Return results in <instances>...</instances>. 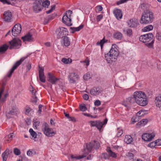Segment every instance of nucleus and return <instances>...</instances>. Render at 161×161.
Masks as SVG:
<instances>
[{
	"label": "nucleus",
	"mask_w": 161,
	"mask_h": 161,
	"mask_svg": "<svg viewBox=\"0 0 161 161\" xmlns=\"http://www.w3.org/2000/svg\"><path fill=\"white\" fill-rule=\"evenodd\" d=\"M100 147V144L98 142L94 141L86 144V148H85L83 153V155L79 156H75L73 155H71V158L72 161L80 159L85 157L91 151L94 149H98Z\"/></svg>",
	"instance_id": "obj_1"
},
{
	"label": "nucleus",
	"mask_w": 161,
	"mask_h": 161,
	"mask_svg": "<svg viewBox=\"0 0 161 161\" xmlns=\"http://www.w3.org/2000/svg\"><path fill=\"white\" fill-rule=\"evenodd\" d=\"M118 47L115 44H113L112 47L108 53L105 54V59L108 63L115 62L118 56Z\"/></svg>",
	"instance_id": "obj_2"
},
{
	"label": "nucleus",
	"mask_w": 161,
	"mask_h": 161,
	"mask_svg": "<svg viewBox=\"0 0 161 161\" xmlns=\"http://www.w3.org/2000/svg\"><path fill=\"white\" fill-rule=\"evenodd\" d=\"M154 19L153 14L150 10L144 11L140 20L141 24H148L151 23Z\"/></svg>",
	"instance_id": "obj_3"
},
{
	"label": "nucleus",
	"mask_w": 161,
	"mask_h": 161,
	"mask_svg": "<svg viewBox=\"0 0 161 161\" xmlns=\"http://www.w3.org/2000/svg\"><path fill=\"white\" fill-rule=\"evenodd\" d=\"M72 13V12L71 10L67 11L64 13L62 18L63 22L68 26H71L72 25L71 19L70 18Z\"/></svg>",
	"instance_id": "obj_4"
},
{
	"label": "nucleus",
	"mask_w": 161,
	"mask_h": 161,
	"mask_svg": "<svg viewBox=\"0 0 161 161\" xmlns=\"http://www.w3.org/2000/svg\"><path fill=\"white\" fill-rule=\"evenodd\" d=\"M9 48L10 49H18L20 48L21 45V41L18 38H14L9 42Z\"/></svg>",
	"instance_id": "obj_5"
},
{
	"label": "nucleus",
	"mask_w": 161,
	"mask_h": 161,
	"mask_svg": "<svg viewBox=\"0 0 161 161\" xmlns=\"http://www.w3.org/2000/svg\"><path fill=\"white\" fill-rule=\"evenodd\" d=\"M43 126L42 131L44 134L46 136H51L55 134L53 130L50 128L49 125L46 123L44 124Z\"/></svg>",
	"instance_id": "obj_6"
},
{
	"label": "nucleus",
	"mask_w": 161,
	"mask_h": 161,
	"mask_svg": "<svg viewBox=\"0 0 161 161\" xmlns=\"http://www.w3.org/2000/svg\"><path fill=\"white\" fill-rule=\"evenodd\" d=\"M68 31L65 28L61 27L56 30V33L58 38H63L68 35Z\"/></svg>",
	"instance_id": "obj_7"
},
{
	"label": "nucleus",
	"mask_w": 161,
	"mask_h": 161,
	"mask_svg": "<svg viewBox=\"0 0 161 161\" xmlns=\"http://www.w3.org/2000/svg\"><path fill=\"white\" fill-rule=\"evenodd\" d=\"M153 35L151 33H149L141 36L139 37V40L143 42H146L150 41L153 38Z\"/></svg>",
	"instance_id": "obj_8"
},
{
	"label": "nucleus",
	"mask_w": 161,
	"mask_h": 161,
	"mask_svg": "<svg viewBox=\"0 0 161 161\" xmlns=\"http://www.w3.org/2000/svg\"><path fill=\"white\" fill-rule=\"evenodd\" d=\"M21 26L20 24H16L12 30V35L14 36H17L21 32Z\"/></svg>",
	"instance_id": "obj_9"
},
{
	"label": "nucleus",
	"mask_w": 161,
	"mask_h": 161,
	"mask_svg": "<svg viewBox=\"0 0 161 161\" xmlns=\"http://www.w3.org/2000/svg\"><path fill=\"white\" fill-rule=\"evenodd\" d=\"M133 96L135 101L142 98L147 97L145 93L144 92L140 91L135 92L133 94Z\"/></svg>",
	"instance_id": "obj_10"
},
{
	"label": "nucleus",
	"mask_w": 161,
	"mask_h": 161,
	"mask_svg": "<svg viewBox=\"0 0 161 161\" xmlns=\"http://www.w3.org/2000/svg\"><path fill=\"white\" fill-rule=\"evenodd\" d=\"M25 59L24 58H21L19 60L17 61L13 66L12 69H10L9 72L8 74V76L9 77H10L12 75L14 71L16 69V68L19 66L24 61Z\"/></svg>",
	"instance_id": "obj_11"
},
{
	"label": "nucleus",
	"mask_w": 161,
	"mask_h": 161,
	"mask_svg": "<svg viewBox=\"0 0 161 161\" xmlns=\"http://www.w3.org/2000/svg\"><path fill=\"white\" fill-rule=\"evenodd\" d=\"M47 78L48 81L53 85L56 84L57 81L60 80L59 78H56L54 74L50 72L48 73Z\"/></svg>",
	"instance_id": "obj_12"
},
{
	"label": "nucleus",
	"mask_w": 161,
	"mask_h": 161,
	"mask_svg": "<svg viewBox=\"0 0 161 161\" xmlns=\"http://www.w3.org/2000/svg\"><path fill=\"white\" fill-rule=\"evenodd\" d=\"M155 134L154 132L151 133H144L142 135V138L145 141H150L154 137Z\"/></svg>",
	"instance_id": "obj_13"
},
{
	"label": "nucleus",
	"mask_w": 161,
	"mask_h": 161,
	"mask_svg": "<svg viewBox=\"0 0 161 161\" xmlns=\"http://www.w3.org/2000/svg\"><path fill=\"white\" fill-rule=\"evenodd\" d=\"M79 75L77 73L71 72L68 76V80L71 83H74L79 79Z\"/></svg>",
	"instance_id": "obj_14"
},
{
	"label": "nucleus",
	"mask_w": 161,
	"mask_h": 161,
	"mask_svg": "<svg viewBox=\"0 0 161 161\" xmlns=\"http://www.w3.org/2000/svg\"><path fill=\"white\" fill-rule=\"evenodd\" d=\"M102 91L101 88L99 87H95L90 90V92L92 95L97 96L101 93Z\"/></svg>",
	"instance_id": "obj_15"
},
{
	"label": "nucleus",
	"mask_w": 161,
	"mask_h": 161,
	"mask_svg": "<svg viewBox=\"0 0 161 161\" xmlns=\"http://www.w3.org/2000/svg\"><path fill=\"white\" fill-rule=\"evenodd\" d=\"M128 25L131 28H134L137 26L138 22L137 20L133 18L130 20H129L127 22Z\"/></svg>",
	"instance_id": "obj_16"
},
{
	"label": "nucleus",
	"mask_w": 161,
	"mask_h": 161,
	"mask_svg": "<svg viewBox=\"0 0 161 161\" xmlns=\"http://www.w3.org/2000/svg\"><path fill=\"white\" fill-rule=\"evenodd\" d=\"M22 39L23 41L26 43L27 42H32L34 41V38L32 35L29 33L24 36L22 37Z\"/></svg>",
	"instance_id": "obj_17"
},
{
	"label": "nucleus",
	"mask_w": 161,
	"mask_h": 161,
	"mask_svg": "<svg viewBox=\"0 0 161 161\" xmlns=\"http://www.w3.org/2000/svg\"><path fill=\"white\" fill-rule=\"evenodd\" d=\"M42 9V4L39 2V0H37L34 4L33 9L34 11L36 13H38L41 11Z\"/></svg>",
	"instance_id": "obj_18"
},
{
	"label": "nucleus",
	"mask_w": 161,
	"mask_h": 161,
	"mask_svg": "<svg viewBox=\"0 0 161 161\" xmlns=\"http://www.w3.org/2000/svg\"><path fill=\"white\" fill-rule=\"evenodd\" d=\"M137 104L142 106H144L146 105L148 103V101L146 97L142 98L135 101Z\"/></svg>",
	"instance_id": "obj_19"
},
{
	"label": "nucleus",
	"mask_w": 161,
	"mask_h": 161,
	"mask_svg": "<svg viewBox=\"0 0 161 161\" xmlns=\"http://www.w3.org/2000/svg\"><path fill=\"white\" fill-rule=\"evenodd\" d=\"M113 14L117 19L119 20L122 18V14L120 9L117 8L115 9L113 11Z\"/></svg>",
	"instance_id": "obj_20"
},
{
	"label": "nucleus",
	"mask_w": 161,
	"mask_h": 161,
	"mask_svg": "<svg viewBox=\"0 0 161 161\" xmlns=\"http://www.w3.org/2000/svg\"><path fill=\"white\" fill-rule=\"evenodd\" d=\"M3 19L5 21L10 22L12 16L11 12L7 11H5L3 14Z\"/></svg>",
	"instance_id": "obj_21"
},
{
	"label": "nucleus",
	"mask_w": 161,
	"mask_h": 161,
	"mask_svg": "<svg viewBox=\"0 0 161 161\" xmlns=\"http://www.w3.org/2000/svg\"><path fill=\"white\" fill-rule=\"evenodd\" d=\"M44 69L40 68L39 70V78L41 82L45 83L46 81L45 77L44 74Z\"/></svg>",
	"instance_id": "obj_22"
},
{
	"label": "nucleus",
	"mask_w": 161,
	"mask_h": 161,
	"mask_svg": "<svg viewBox=\"0 0 161 161\" xmlns=\"http://www.w3.org/2000/svg\"><path fill=\"white\" fill-rule=\"evenodd\" d=\"M39 2L42 4V8L43 7L48 8L50 4V2L47 0H39Z\"/></svg>",
	"instance_id": "obj_23"
},
{
	"label": "nucleus",
	"mask_w": 161,
	"mask_h": 161,
	"mask_svg": "<svg viewBox=\"0 0 161 161\" xmlns=\"http://www.w3.org/2000/svg\"><path fill=\"white\" fill-rule=\"evenodd\" d=\"M29 90L30 92H31L32 95H33V97L35 98V102H37V97L36 96V91L35 89L34 88L33 86L31 85L29 87Z\"/></svg>",
	"instance_id": "obj_24"
},
{
	"label": "nucleus",
	"mask_w": 161,
	"mask_h": 161,
	"mask_svg": "<svg viewBox=\"0 0 161 161\" xmlns=\"http://www.w3.org/2000/svg\"><path fill=\"white\" fill-rule=\"evenodd\" d=\"M155 103L157 107L160 108L161 107V96L158 95L156 97Z\"/></svg>",
	"instance_id": "obj_25"
},
{
	"label": "nucleus",
	"mask_w": 161,
	"mask_h": 161,
	"mask_svg": "<svg viewBox=\"0 0 161 161\" xmlns=\"http://www.w3.org/2000/svg\"><path fill=\"white\" fill-rule=\"evenodd\" d=\"M70 42L68 37L64 36L63 40V43H62V45L63 46L67 47L69 46Z\"/></svg>",
	"instance_id": "obj_26"
},
{
	"label": "nucleus",
	"mask_w": 161,
	"mask_h": 161,
	"mask_svg": "<svg viewBox=\"0 0 161 161\" xmlns=\"http://www.w3.org/2000/svg\"><path fill=\"white\" fill-rule=\"evenodd\" d=\"M113 36L114 38L118 40H121L123 36L122 34L118 31L115 32Z\"/></svg>",
	"instance_id": "obj_27"
},
{
	"label": "nucleus",
	"mask_w": 161,
	"mask_h": 161,
	"mask_svg": "<svg viewBox=\"0 0 161 161\" xmlns=\"http://www.w3.org/2000/svg\"><path fill=\"white\" fill-rule=\"evenodd\" d=\"M19 113V110L16 107H13L12 109L8 112V114L13 115H17Z\"/></svg>",
	"instance_id": "obj_28"
},
{
	"label": "nucleus",
	"mask_w": 161,
	"mask_h": 161,
	"mask_svg": "<svg viewBox=\"0 0 161 161\" xmlns=\"http://www.w3.org/2000/svg\"><path fill=\"white\" fill-rule=\"evenodd\" d=\"M83 25L81 24L79 27H70V29L72 30L71 33H74L76 31H80L81 29L83 28Z\"/></svg>",
	"instance_id": "obj_29"
},
{
	"label": "nucleus",
	"mask_w": 161,
	"mask_h": 161,
	"mask_svg": "<svg viewBox=\"0 0 161 161\" xmlns=\"http://www.w3.org/2000/svg\"><path fill=\"white\" fill-rule=\"evenodd\" d=\"M9 46L6 44H4L0 47V53H4L8 49Z\"/></svg>",
	"instance_id": "obj_30"
},
{
	"label": "nucleus",
	"mask_w": 161,
	"mask_h": 161,
	"mask_svg": "<svg viewBox=\"0 0 161 161\" xmlns=\"http://www.w3.org/2000/svg\"><path fill=\"white\" fill-rule=\"evenodd\" d=\"M124 142L128 144L130 143L132 141V138L130 135H126L124 140Z\"/></svg>",
	"instance_id": "obj_31"
},
{
	"label": "nucleus",
	"mask_w": 161,
	"mask_h": 161,
	"mask_svg": "<svg viewBox=\"0 0 161 161\" xmlns=\"http://www.w3.org/2000/svg\"><path fill=\"white\" fill-rule=\"evenodd\" d=\"M29 131L32 137V139L34 140L35 141H36V140H35V139L36 138L37 136V134L36 132L31 128L29 130Z\"/></svg>",
	"instance_id": "obj_32"
},
{
	"label": "nucleus",
	"mask_w": 161,
	"mask_h": 161,
	"mask_svg": "<svg viewBox=\"0 0 161 161\" xmlns=\"http://www.w3.org/2000/svg\"><path fill=\"white\" fill-rule=\"evenodd\" d=\"M107 40H105V37H104L103 39L100 40V42H97V45H100L101 46V49H102L104 44L107 42Z\"/></svg>",
	"instance_id": "obj_33"
},
{
	"label": "nucleus",
	"mask_w": 161,
	"mask_h": 161,
	"mask_svg": "<svg viewBox=\"0 0 161 161\" xmlns=\"http://www.w3.org/2000/svg\"><path fill=\"white\" fill-rule=\"evenodd\" d=\"M107 151L108 153L109 156L110 157L114 158H116L117 157V154L113 152L109 148V149H107Z\"/></svg>",
	"instance_id": "obj_34"
},
{
	"label": "nucleus",
	"mask_w": 161,
	"mask_h": 161,
	"mask_svg": "<svg viewBox=\"0 0 161 161\" xmlns=\"http://www.w3.org/2000/svg\"><path fill=\"white\" fill-rule=\"evenodd\" d=\"M153 29V26L151 25H149L147 26L142 29V31L143 32L149 31Z\"/></svg>",
	"instance_id": "obj_35"
},
{
	"label": "nucleus",
	"mask_w": 161,
	"mask_h": 161,
	"mask_svg": "<svg viewBox=\"0 0 161 161\" xmlns=\"http://www.w3.org/2000/svg\"><path fill=\"white\" fill-rule=\"evenodd\" d=\"M62 61L65 64H69L72 62V60L69 58H63L62 59Z\"/></svg>",
	"instance_id": "obj_36"
},
{
	"label": "nucleus",
	"mask_w": 161,
	"mask_h": 161,
	"mask_svg": "<svg viewBox=\"0 0 161 161\" xmlns=\"http://www.w3.org/2000/svg\"><path fill=\"white\" fill-rule=\"evenodd\" d=\"M96 127L100 130H101L103 127V123L99 121H97Z\"/></svg>",
	"instance_id": "obj_37"
},
{
	"label": "nucleus",
	"mask_w": 161,
	"mask_h": 161,
	"mask_svg": "<svg viewBox=\"0 0 161 161\" xmlns=\"http://www.w3.org/2000/svg\"><path fill=\"white\" fill-rule=\"evenodd\" d=\"M7 150L4 152L2 154V156L3 158V161H6L8 157L9 153L6 152Z\"/></svg>",
	"instance_id": "obj_38"
},
{
	"label": "nucleus",
	"mask_w": 161,
	"mask_h": 161,
	"mask_svg": "<svg viewBox=\"0 0 161 161\" xmlns=\"http://www.w3.org/2000/svg\"><path fill=\"white\" fill-rule=\"evenodd\" d=\"M123 32L124 34H126L127 36H130L132 35V30L131 29H128L126 30H124Z\"/></svg>",
	"instance_id": "obj_39"
},
{
	"label": "nucleus",
	"mask_w": 161,
	"mask_h": 161,
	"mask_svg": "<svg viewBox=\"0 0 161 161\" xmlns=\"http://www.w3.org/2000/svg\"><path fill=\"white\" fill-rule=\"evenodd\" d=\"M13 133H11L9 134L5 138L6 139V140L8 141H11L13 138Z\"/></svg>",
	"instance_id": "obj_40"
},
{
	"label": "nucleus",
	"mask_w": 161,
	"mask_h": 161,
	"mask_svg": "<svg viewBox=\"0 0 161 161\" xmlns=\"http://www.w3.org/2000/svg\"><path fill=\"white\" fill-rule=\"evenodd\" d=\"M92 75L91 73H87L84 75L83 78L85 80H87L88 79L91 78Z\"/></svg>",
	"instance_id": "obj_41"
},
{
	"label": "nucleus",
	"mask_w": 161,
	"mask_h": 161,
	"mask_svg": "<svg viewBox=\"0 0 161 161\" xmlns=\"http://www.w3.org/2000/svg\"><path fill=\"white\" fill-rule=\"evenodd\" d=\"M147 146L151 148H153L156 147H155L156 146V145L155 142H153L149 143L147 145Z\"/></svg>",
	"instance_id": "obj_42"
},
{
	"label": "nucleus",
	"mask_w": 161,
	"mask_h": 161,
	"mask_svg": "<svg viewBox=\"0 0 161 161\" xmlns=\"http://www.w3.org/2000/svg\"><path fill=\"white\" fill-rule=\"evenodd\" d=\"M79 108L80 110L82 111H85L87 110V108L84 104L80 105Z\"/></svg>",
	"instance_id": "obj_43"
},
{
	"label": "nucleus",
	"mask_w": 161,
	"mask_h": 161,
	"mask_svg": "<svg viewBox=\"0 0 161 161\" xmlns=\"http://www.w3.org/2000/svg\"><path fill=\"white\" fill-rule=\"evenodd\" d=\"M14 154L16 155H19L21 153L20 150L16 148H14Z\"/></svg>",
	"instance_id": "obj_44"
},
{
	"label": "nucleus",
	"mask_w": 161,
	"mask_h": 161,
	"mask_svg": "<svg viewBox=\"0 0 161 161\" xmlns=\"http://www.w3.org/2000/svg\"><path fill=\"white\" fill-rule=\"evenodd\" d=\"M25 114L28 115H30V112L31 110V108L29 107H26L25 108Z\"/></svg>",
	"instance_id": "obj_45"
},
{
	"label": "nucleus",
	"mask_w": 161,
	"mask_h": 161,
	"mask_svg": "<svg viewBox=\"0 0 161 161\" xmlns=\"http://www.w3.org/2000/svg\"><path fill=\"white\" fill-rule=\"evenodd\" d=\"M127 101L129 102L130 103H133L135 101L134 97H129L127 98Z\"/></svg>",
	"instance_id": "obj_46"
},
{
	"label": "nucleus",
	"mask_w": 161,
	"mask_h": 161,
	"mask_svg": "<svg viewBox=\"0 0 161 161\" xmlns=\"http://www.w3.org/2000/svg\"><path fill=\"white\" fill-rule=\"evenodd\" d=\"M123 133V130L122 129L118 128L117 129V136H120Z\"/></svg>",
	"instance_id": "obj_47"
},
{
	"label": "nucleus",
	"mask_w": 161,
	"mask_h": 161,
	"mask_svg": "<svg viewBox=\"0 0 161 161\" xmlns=\"http://www.w3.org/2000/svg\"><path fill=\"white\" fill-rule=\"evenodd\" d=\"M143 113L144 112L142 110H140L136 113V115L138 117H141L144 115Z\"/></svg>",
	"instance_id": "obj_48"
},
{
	"label": "nucleus",
	"mask_w": 161,
	"mask_h": 161,
	"mask_svg": "<svg viewBox=\"0 0 161 161\" xmlns=\"http://www.w3.org/2000/svg\"><path fill=\"white\" fill-rule=\"evenodd\" d=\"M147 122V119H143L142 120L138 123L142 124V125H146Z\"/></svg>",
	"instance_id": "obj_49"
},
{
	"label": "nucleus",
	"mask_w": 161,
	"mask_h": 161,
	"mask_svg": "<svg viewBox=\"0 0 161 161\" xmlns=\"http://www.w3.org/2000/svg\"><path fill=\"white\" fill-rule=\"evenodd\" d=\"M156 146H161V139H158L155 141Z\"/></svg>",
	"instance_id": "obj_50"
},
{
	"label": "nucleus",
	"mask_w": 161,
	"mask_h": 161,
	"mask_svg": "<svg viewBox=\"0 0 161 161\" xmlns=\"http://www.w3.org/2000/svg\"><path fill=\"white\" fill-rule=\"evenodd\" d=\"M139 7L145 10L147 9V7L145 4L142 3L140 5Z\"/></svg>",
	"instance_id": "obj_51"
},
{
	"label": "nucleus",
	"mask_w": 161,
	"mask_h": 161,
	"mask_svg": "<svg viewBox=\"0 0 161 161\" xmlns=\"http://www.w3.org/2000/svg\"><path fill=\"white\" fill-rule=\"evenodd\" d=\"M55 9V5H53L51 6V8L49 10L46 12L47 14H49L52 12Z\"/></svg>",
	"instance_id": "obj_52"
},
{
	"label": "nucleus",
	"mask_w": 161,
	"mask_h": 161,
	"mask_svg": "<svg viewBox=\"0 0 161 161\" xmlns=\"http://www.w3.org/2000/svg\"><path fill=\"white\" fill-rule=\"evenodd\" d=\"M153 40H152L150 42L146 43V45L149 47H152L153 46Z\"/></svg>",
	"instance_id": "obj_53"
},
{
	"label": "nucleus",
	"mask_w": 161,
	"mask_h": 161,
	"mask_svg": "<svg viewBox=\"0 0 161 161\" xmlns=\"http://www.w3.org/2000/svg\"><path fill=\"white\" fill-rule=\"evenodd\" d=\"M156 38L158 41H161V32H158L156 34Z\"/></svg>",
	"instance_id": "obj_54"
},
{
	"label": "nucleus",
	"mask_w": 161,
	"mask_h": 161,
	"mask_svg": "<svg viewBox=\"0 0 161 161\" xmlns=\"http://www.w3.org/2000/svg\"><path fill=\"white\" fill-rule=\"evenodd\" d=\"M40 123V122L38 121L34 122L33 124L34 127L37 129V127L39 125Z\"/></svg>",
	"instance_id": "obj_55"
},
{
	"label": "nucleus",
	"mask_w": 161,
	"mask_h": 161,
	"mask_svg": "<svg viewBox=\"0 0 161 161\" xmlns=\"http://www.w3.org/2000/svg\"><path fill=\"white\" fill-rule=\"evenodd\" d=\"M101 157L102 158L106 159L108 158V156L107 153H104L101 154Z\"/></svg>",
	"instance_id": "obj_56"
},
{
	"label": "nucleus",
	"mask_w": 161,
	"mask_h": 161,
	"mask_svg": "<svg viewBox=\"0 0 161 161\" xmlns=\"http://www.w3.org/2000/svg\"><path fill=\"white\" fill-rule=\"evenodd\" d=\"M97 122V121H91L89 122V123H90L91 126L93 127H96V125H97V124H96Z\"/></svg>",
	"instance_id": "obj_57"
},
{
	"label": "nucleus",
	"mask_w": 161,
	"mask_h": 161,
	"mask_svg": "<svg viewBox=\"0 0 161 161\" xmlns=\"http://www.w3.org/2000/svg\"><path fill=\"white\" fill-rule=\"evenodd\" d=\"M127 156L129 158V159H132L134 155L132 153L129 152L127 154Z\"/></svg>",
	"instance_id": "obj_58"
},
{
	"label": "nucleus",
	"mask_w": 161,
	"mask_h": 161,
	"mask_svg": "<svg viewBox=\"0 0 161 161\" xmlns=\"http://www.w3.org/2000/svg\"><path fill=\"white\" fill-rule=\"evenodd\" d=\"M82 114L84 115L85 116H87V117H91L92 118H96V116H92V115H91L90 114H87V113H83Z\"/></svg>",
	"instance_id": "obj_59"
},
{
	"label": "nucleus",
	"mask_w": 161,
	"mask_h": 161,
	"mask_svg": "<svg viewBox=\"0 0 161 161\" xmlns=\"http://www.w3.org/2000/svg\"><path fill=\"white\" fill-rule=\"evenodd\" d=\"M101 101L98 100H96L94 102V105L96 106H99L101 105Z\"/></svg>",
	"instance_id": "obj_60"
},
{
	"label": "nucleus",
	"mask_w": 161,
	"mask_h": 161,
	"mask_svg": "<svg viewBox=\"0 0 161 161\" xmlns=\"http://www.w3.org/2000/svg\"><path fill=\"white\" fill-rule=\"evenodd\" d=\"M103 18V15L102 14H100L98 15L97 18V22L99 21Z\"/></svg>",
	"instance_id": "obj_61"
},
{
	"label": "nucleus",
	"mask_w": 161,
	"mask_h": 161,
	"mask_svg": "<svg viewBox=\"0 0 161 161\" xmlns=\"http://www.w3.org/2000/svg\"><path fill=\"white\" fill-rule=\"evenodd\" d=\"M83 97L85 100H87L89 98V96L88 94H85L83 95Z\"/></svg>",
	"instance_id": "obj_62"
},
{
	"label": "nucleus",
	"mask_w": 161,
	"mask_h": 161,
	"mask_svg": "<svg viewBox=\"0 0 161 161\" xmlns=\"http://www.w3.org/2000/svg\"><path fill=\"white\" fill-rule=\"evenodd\" d=\"M96 8L98 11H101L103 10V7L101 5H98L96 7Z\"/></svg>",
	"instance_id": "obj_63"
},
{
	"label": "nucleus",
	"mask_w": 161,
	"mask_h": 161,
	"mask_svg": "<svg viewBox=\"0 0 161 161\" xmlns=\"http://www.w3.org/2000/svg\"><path fill=\"white\" fill-rule=\"evenodd\" d=\"M43 107V106L42 105L40 104L39 105L38 108L39 109L38 110V113L40 114L42 112V108Z\"/></svg>",
	"instance_id": "obj_64"
}]
</instances>
